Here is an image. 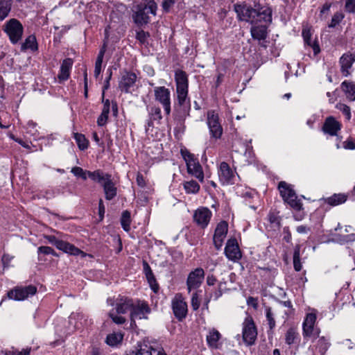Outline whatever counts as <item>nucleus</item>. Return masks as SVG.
I'll return each instance as SVG.
<instances>
[{
  "mask_svg": "<svg viewBox=\"0 0 355 355\" xmlns=\"http://www.w3.org/2000/svg\"><path fill=\"white\" fill-rule=\"evenodd\" d=\"M341 89L345 93L347 98L350 101H355V84L347 80L341 83Z\"/></svg>",
  "mask_w": 355,
  "mask_h": 355,
  "instance_id": "nucleus-30",
  "label": "nucleus"
},
{
  "mask_svg": "<svg viewBox=\"0 0 355 355\" xmlns=\"http://www.w3.org/2000/svg\"><path fill=\"white\" fill-rule=\"evenodd\" d=\"M355 61V55L347 53H344L340 58V71L344 76H348L350 74V69Z\"/></svg>",
  "mask_w": 355,
  "mask_h": 355,
  "instance_id": "nucleus-21",
  "label": "nucleus"
},
{
  "mask_svg": "<svg viewBox=\"0 0 355 355\" xmlns=\"http://www.w3.org/2000/svg\"><path fill=\"white\" fill-rule=\"evenodd\" d=\"M266 316L270 329L272 330L275 327V320L270 307L266 308Z\"/></svg>",
  "mask_w": 355,
  "mask_h": 355,
  "instance_id": "nucleus-46",
  "label": "nucleus"
},
{
  "mask_svg": "<svg viewBox=\"0 0 355 355\" xmlns=\"http://www.w3.org/2000/svg\"><path fill=\"white\" fill-rule=\"evenodd\" d=\"M148 37L149 34L144 31H137L136 34V38L143 44L146 42Z\"/></svg>",
  "mask_w": 355,
  "mask_h": 355,
  "instance_id": "nucleus-54",
  "label": "nucleus"
},
{
  "mask_svg": "<svg viewBox=\"0 0 355 355\" xmlns=\"http://www.w3.org/2000/svg\"><path fill=\"white\" fill-rule=\"evenodd\" d=\"M228 230V225L225 221H222L218 224L214 234V244L217 250L220 249L224 239L226 237Z\"/></svg>",
  "mask_w": 355,
  "mask_h": 355,
  "instance_id": "nucleus-18",
  "label": "nucleus"
},
{
  "mask_svg": "<svg viewBox=\"0 0 355 355\" xmlns=\"http://www.w3.org/2000/svg\"><path fill=\"white\" fill-rule=\"evenodd\" d=\"M56 248L58 250H62L64 252L68 253L71 255L82 254V256H85V254L82 250H80L73 245L68 242L64 241L62 240L59 241L58 243L56 245Z\"/></svg>",
  "mask_w": 355,
  "mask_h": 355,
  "instance_id": "nucleus-27",
  "label": "nucleus"
},
{
  "mask_svg": "<svg viewBox=\"0 0 355 355\" xmlns=\"http://www.w3.org/2000/svg\"><path fill=\"white\" fill-rule=\"evenodd\" d=\"M71 172L76 177H80L83 180H87L88 177V174L87 171H84L82 168L78 166H75L72 168Z\"/></svg>",
  "mask_w": 355,
  "mask_h": 355,
  "instance_id": "nucleus-48",
  "label": "nucleus"
},
{
  "mask_svg": "<svg viewBox=\"0 0 355 355\" xmlns=\"http://www.w3.org/2000/svg\"><path fill=\"white\" fill-rule=\"evenodd\" d=\"M110 317L112 321L117 324H122L125 322V318L123 316L117 315L112 312L109 313Z\"/></svg>",
  "mask_w": 355,
  "mask_h": 355,
  "instance_id": "nucleus-52",
  "label": "nucleus"
},
{
  "mask_svg": "<svg viewBox=\"0 0 355 355\" xmlns=\"http://www.w3.org/2000/svg\"><path fill=\"white\" fill-rule=\"evenodd\" d=\"M150 308L146 302H138L137 304H133L130 313L131 324L135 323L137 319H147V315L150 313Z\"/></svg>",
  "mask_w": 355,
  "mask_h": 355,
  "instance_id": "nucleus-15",
  "label": "nucleus"
},
{
  "mask_svg": "<svg viewBox=\"0 0 355 355\" xmlns=\"http://www.w3.org/2000/svg\"><path fill=\"white\" fill-rule=\"evenodd\" d=\"M23 30L22 24L16 19L8 20L3 27V31L12 44L17 43L21 39Z\"/></svg>",
  "mask_w": 355,
  "mask_h": 355,
  "instance_id": "nucleus-5",
  "label": "nucleus"
},
{
  "mask_svg": "<svg viewBox=\"0 0 355 355\" xmlns=\"http://www.w3.org/2000/svg\"><path fill=\"white\" fill-rule=\"evenodd\" d=\"M315 320L316 314L315 313H309L306 315L302 324L304 338H315L319 336L320 329L315 327Z\"/></svg>",
  "mask_w": 355,
  "mask_h": 355,
  "instance_id": "nucleus-9",
  "label": "nucleus"
},
{
  "mask_svg": "<svg viewBox=\"0 0 355 355\" xmlns=\"http://www.w3.org/2000/svg\"><path fill=\"white\" fill-rule=\"evenodd\" d=\"M102 98L103 102L104 103L102 112L109 114L110 109V102L108 99L104 100V92H103Z\"/></svg>",
  "mask_w": 355,
  "mask_h": 355,
  "instance_id": "nucleus-56",
  "label": "nucleus"
},
{
  "mask_svg": "<svg viewBox=\"0 0 355 355\" xmlns=\"http://www.w3.org/2000/svg\"><path fill=\"white\" fill-rule=\"evenodd\" d=\"M225 254L229 260L237 261L241 258V252L236 239H230L225 248Z\"/></svg>",
  "mask_w": 355,
  "mask_h": 355,
  "instance_id": "nucleus-16",
  "label": "nucleus"
},
{
  "mask_svg": "<svg viewBox=\"0 0 355 355\" xmlns=\"http://www.w3.org/2000/svg\"><path fill=\"white\" fill-rule=\"evenodd\" d=\"M155 99L163 107L164 113L169 116L171 112V100L170 90L164 87L159 86L154 88Z\"/></svg>",
  "mask_w": 355,
  "mask_h": 355,
  "instance_id": "nucleus-6",
  "label": "nucleus"
},
{
  "mask_svg": "<svg viewBox=\"0 0 355 355\" xmlns=\"http://www.w3.org/2000/svg\"><path fill=\"white\" fill-rule=\"evenodd\" d=\"M234 10L239 21H244L251 24L259 23H270L272 21V10L268 7L254 8L246 3H236Z\"/></svg>",
  "mask_w": 355,
  "mask_h": 355,
  "instance_id": "nucleus-1",
  "label": "nucleus"
},
{
  "mask_svg": "<svg viewBox=\"0 0 355 355\" xmlns=\"http://www.w3.org/2000/svg\"><path fill=\"white\" fill-rule=\"evenodd\" d=\"M300 246L296 245L293 253V266L296 271H300L302 268V263L300 262Z\"/></svg>",
  "mask_w": 355,
  "mask_h": 355,
  "instance_id": "nucleus-40",
  "label": "nucleus"
},
{
  "mask_svg": "<svg viewBox=\"0 0 355 355\" xmlns=\"http://www.w3.org/2000/svg\"><path fill=\"white\" fill-rule=\"evenodd\" d=\"M123 338V334L118 332V333H112L107 335L106 338V343L110 346H116L117 344L120 343Z\"/></svg>",
  "mask_w": 355,
  "mask_h": 355,
  "instance_id": "nucleus-33",
  "label": "nucleus"
},
{
  "mask_svg": "<svg viewBox=\"0 0 355 355\" xmlns=\"http://www.w3.org/2000/svg\"><path fill=\"white\" fill-rule=\"evenodd\" d=\"M212 213L207 207L198 208L193 214V220L202 228L206 227L211 218Z\"/></svg>",
  "mask_w": 355,
  "mask_h": 355,
  "instance_id": "nucleus-19",
  "label": "nucleus"
},
{
  "mask_svg": "<svg viewBox=\"0 0 355 355\" xmlns=\"http://www.w3.org/2000/svg\"><path fill=\"white\" fill-rule=\"evenodd\" d=\"M296 230L299 234H306L309 229L306 226L300 225L297 227Z\"/></svg>",
  "mask_w": 355,
  "mask_h": 355,
  "instance_id": "nucleus-64",
  "label": "nucleus"
},
{
  "mask_svg": "<svg viewBox=\"0 0 355 355\" xmlns=\"http://www.w3.org/2000/svg\"><path fill=\"white\" fill-rule=\"evenodd\" d=\"M12 258L13 257L12 256H10V255H9L8 254H4L2 256L1 260H2V262H3V263L4 265H6V264L8 265L10 262V261L12 259Z\"/></svg>",
  "mask_w": 355,
  "mask_h": 355,
  "instance_id": "nucleus-63",
  "label": "nucleus"
},
{
  "mask_svg": "<svg viewBox=\"0 0 355 355\" xmlns=\"http://www.w3.org/2000/svg\"><path fill=\"white\" fill-rule=\"evenodd\" d=\"M108 115L109 114H107L101 112V115L98 116L97 119V123L99 126H103L107 123Z\"/></svg>",
  "mask_w": 355,
  "mask_h": 355,
  "instance_id": "nucleus-55",
  "label": "nucleus"
},
{
  "mask_svg": "<svg viewBox=\"0 0 355 355\" xmlns=\"http://www.w3.org/2000/svg\"><path fill=\"white\" fill-rule=\"evenodd\" d=\"M297 337V334L293 329H289L286 334V343L288 345H292L295 343Z\"/></svg>",
  "mask_w": 355,
  "mask_h": 355,
  "instance_id": "nucleus-47",
  "label": "nucleus"
},
{
  "mask_svg": "<svg viewBox=\"0 0 355 355\" xmlns=\"http://www.w3.org/2000/svg\"><path fill=\"white\" fill-rule=\"evenodd\" d=\"M37 253L40 255V254H51L54 257H58V254L55 252V250L49 246H40L37 248Z\"/></svg>",
  "mask_w": 355,
  "mask_h": 355,
  "instance_id": "nucleus-50",
  "label": "nucleus"
},
{
  "mask_svg": "<svg viewBox=\"0 0 355 355\" xmlns=\"http://www.w3.org/2000/svg\"><path fill=\"white\" fill-rule=\"evenodd\" d=\"M150 120L160 121L162 119L161 109L159 107H152L149 111Z\"/></svg>",
  "mask_w": 355,
  "mask_h": 355,
  "instance_id": "nucleus-44",
  "label": "nucleus"
},
{
  "mask_svg": "<svg viewBox=\"0 0 355 355\" xmlns=\"http://www.w3.org/2000/svg\"><path fill=\"white\" fill-rule=\"evenodd\" d=\"M105 52V46L100 50L95 62L94 76L98 78L101 72L103 59Z\"/></svg>",
  "mask_w": 355,
  "mask_h": 355,
  "instance_id": "nucleus-34",
  "label": "nucleus"
},
{
  "mask_svg": "<svg viewBox=\"0 0 355 355\" xmlns=\"http://www.w3.org/2000/svg\"><path fill=\"white\" fill-rule=\"evenodd\" d=\"M218 177L223 184H234L235 175L228 164L223 162L220 164Z\"/></svg>",
  "mask_w": 355,
  "mask_h": 355,
  "instance_id": "nucleus-17",
  "label": "nucleus"
},
{
  "mask_svg": "<svg viewBox=\"0 0 355 355\" xmlns=\"http://www.w3.org/2000/svg\"><path fill=\"white\" fill-rule=\"evenodd\" d=\"M30 49L33 51L37 49L36 38L34 35H29L21 45V49L25 50Z\"/></svg>",
  "mask_w": 355,
  "mask_h": 355,
  "instance_id": "nucleus-36",
  "label": "nucleus"
},
{
  "mask_svg": "<svg viewBox=\"0 0 355 355\" xmlns=\"http://www.w3.org/2000/svg\"><path fill=\"white\" fill-rule=\"evenodd\" d=\"M176 94L178 104L180 106L189 103L188 99L189 80L185 71L178 69L175 72Z\"/></svg>",
  "mask_w": 355,
  "mask_h": 355,
  "instance_id": "nucleus-3",
  "label": "nucleus"
},
{
  "mask_svg": "<svg viewBox=\"0 0 355 355\" xmlns=\"http://www.w3.org/2000/svg\"><path fill=\"white\" fill-rule=\"evenodd\" d=\"M278 189L284 202L295 210H300L302 209V204L300 200L297 198L295 191L291 184L282 181L279 183Z\"/></svg>",
  "mask_w": 355,
  "mask_h": 355,
  "instance_id": "nucleus-4",
  "label": "nucleus"
},
{
  "mask_svg": "<svg viewBox=\"0 0 355 355\" xmlns=\"http://www.w3.org/2000/svg\"><path fill=\"white\" fill-rule=\"evenodd\" d=\"M344 14L342 13L341 12H336L332 18H331V20L330 21V23L329 24L328 26L329 28H334L336 27L337 25H338L341 21L344 19Z\"/></svg>",
  "mask_w": 355,
  "mask_h": 355,
  "instance_id": "nucleus-43",
  "label": "nucleus"
},
{
  "mask_svg": "<svg viewBox=\"0 0 355 355\" xmlns=\"http://www.w3.org/2000/svg\"><path fill=\"white\" fill-rule=\"evenodd\" d=\"M92 139L95 141L96 145H98L100 147L104 148V143L101 141L100 138L98 137L96 132H94L92 133Z\"/></svg>",
  "mask_w": 355,
  "mask_h": 355,
  "instance_id": "nucleus-61",
  "label": "nucleus"
},
{
  "mask_svg": "<svg viewBox=\"0 0 355 355\" xmlns=\"http://www.w3.org/2000/svg\"><path fill=\"white\" fill-rule=\"evenodd\" d=\"M329 345L330 344L329 342V338H325L324 336L320 337L318 339V343H317V346H318L319 351L321 354L324 353L327 350V349L329 347Z\"/></svg>",
  "mask_w": 355,
  "mask_h": 355,
  "instance_id": "nucleus-42",
  "label": "nucleus"
},
{
  "mask_svg": "<svg viewBox=\"0 0 355 355\" xmlns=\"http://www.w3.org/2000/svg\"><path fill=\"white\" fill-rule=\"evenodd\" d=\"M37 292L35 286L30 285L25 287L17 288L8 293L10 299L15 300H24L31 296L34 295Z\"/></svg>",
  "mask_w": 355,
  "mask_h": 355,
  "instance_id": "nucleus-13",
  "label": "nucleus"
},
{
  "mask_svg": "<svg viewBox=\"0 0 355 355\" xmlns=\"http://www.w3.org/2000/svg\"><path fill=\"white\" fill-rule=\"evenodd\" d=\"M182 155L187 163L188 173L196 178L200 182H203L204 173L198 161L194 159L193 155L190 153L187 152L185 154L182 153Z\"/></svg>",
  "mask_w": 355,
  "mask_h": 355,
  "instance_id": "nucleus-8",
  "label": "nucleus"
},
{
  "mask_svg": "<svg viewBox=\"0 0 355 355\" xmlns=\"http://www.w3.org/2000/svg\"><path fill=\"white\" fill-rule=\"evenodd\" d=\"M336 107L338 110H339L340 111H341L345 115L346 119L348 121L350 120V119H351V110H350V107L349 106H347L345 104L339 103H338L336 105Z\"/></svg>",
  "mask_w": 355,
  "mask_h": 355,
  "instance_id": "nucleus-49",
  "label": "nucleus"
},
{
  "mask_svg": "<svg viewBox=\"0 0 355 355\" xmlns=\"http://www.w3.org/2000/svg\"><path fill=\"white\" fill-rule=\"evenodd\" d=\"M149 284H150V286L151 288V289L155 292H157L158 289H159V286L156 282V279L155 277L152 278V279H147Z\"/></svg>",
  "mask_w": 355,
  "mask_h": 355,
  "instance_id": "nucleus-59",
  "label": "nucleus"
},
{
  "mask_svg": "<svg viewBox=\"0 0 355 355\" xmlns=\"http://www.w3.org/2000/svg\"><path fill=\"white\" fill-rule=\"evenodd\" d=\"M191 304V306L193 310L196 311V310L198 309L200 304V300H199L198 295L197 292H195L192 294Z\"/></svg>",
  "mask_w": 355,
  "mask_h": 355,
  "instance_id": "nucleus-51",
  "label": "nucleus"
},
{
  "mask_svg": "<svg viewBox=\"0 0 355 355\" xmlns=\"http://www.w3.org/2000/svg\"><path fill=\"white\" fill-rule=\"evenodd\" d=\"M205 277L204 270L201 268H196L191 271L187 277V286L189 293L200 286Z\"/></svg>",
  "mask_w": 355,
  "mask_h": 355,
  "instance_id": "nucleus-14",
  "label": "nucleus"
},
{
  "mask_svg": "<svg viewBox=\"0 0 355 355\" xmlns=\"http://www.w3.org/2000/svg\"><path fill=\"white\" fill-rule=\"evenodd\" d=\"M87 174L89 178L101 184L106 180L107 176L110 175L109 174H104L100 171H95L94 172L88 171Z\"/></svg>",
  "mask_w": 355,
  "mask_h": 355,
  "instance_id": "nucleus-37",
  "label": "nucleus"
},
{
  "mask_svg": "<svg viewBox=\"0 0 355 355\" xmlns=\"http://www.w3.org/2000/svg\"><path fill=\"white\" fill-rule=\"evenodd\" d=\"M11 3L8 0H0V19H4L9 14Z\"/></svg>",
  "mask_w": 355,
  "mask_h": 355,
  "instance_id": "nucleus-35",
  "label": "nucleus"
},
{
  "mask_svg": "<svg viewBox=\"0 0 355 355\" xmlns=\"http://www.w3.org/2000/svg\"><path fill=\"white\" fill-rule=\"evenodd\" d=\"M257 336V329L252 318H247L243 324V338L248 345L254 343Z\"/></svg>",
  "mask_w": 355,
  "mask_h": 355,
  "instance_id": "nucleus-12",
  "label": "nucleus"
},
{
  "mask_svg": "<svg viewBox=\"0 0 355 355\" xmlns=\"http://www.w3.org/2000/svg\"><path fill=\"white\" fill-rule=\"evenodd\" d=\"M221 337L220 333L216 329H209L206 337L208 346L211 349H218L221 345Z\"/></svg>",
  "mask_w": 355,
  "mask_h": 355,
  "instance_id": "nucleus-24",
  "label": "nucleus"
},
{
  "mask_svg": "<svg viewBox=\"0 0 355 355\" xmlns=\"http://www.w3.org/2000/svg\"><path fill=\"white\" fill-rule=\"evenodd\" d=\"M137 184L141 187H144L146 185L145 180L143 175L140 173H138L137 175Z\"/></svg>",
  "mask_w": 355,
  "mask_h": 355,
  "instance_id": "nucleus-62",
  "label": "nucleus"
},
{
  "mask_svg": "<svg viewBox=\"0 0 355 355\" xmlns=\"http://www.w3.org/2000/svg\"><path fill=\"white\" fill-rule=\"evenodd\" d=\"M31 352V347H26L24 349H22L21 350H19L17 348L12 347L10 349L5 351V355H30V353Z\"/></svg>",
  "mask_w": 355,
  "mask_h": 355,
  "instance_id": "nucleus-41",
  "label": "nucleus"
},
{
  "mask_svg": "<svg viewBox=\"0 0 355 355\" xmlns=\"http://www.w3.org/2000/svg\"><path fill=\"white\" fill-rule=\"evenodd\" d=\"M311 34L310 30L303 29L302 37L304 41V44L305 45L311 47L313 49L314 55H316L320 53V49L317 42L311 40Z\"/></svg>",
  "mask_w": 355,
  "mask_h": 355,
  "instance_id": "nucleus-29",
  "label": "nucleus"
},
{
  "mask_svg": "<svg viewBox=\"0 0 355 355\" xmlns=\"http://www.w3.org/2000/svg\"><path fill=\"white\" fill-rule=\"evenodd\" d=\"M172 309L176 318L182 320L187 314V304L181 294H176L172 300Z\"/></svg>",
  "mask_w": 355,
  "mask_h": 355,
  "instance_id": "nucleus-10",
  "label": "nucleus"
},
{
  "mask_svg": "<svg viewBox=\"0 0 355 355\" xmlns=\"http://www.w3.org/2000/svg\"><path fill=\"white\" fill-rule=\"evenodd\" d=\"M128 355H166L161 350L153 347L150 345L144 343L139 344L135 350Z\"/></svg>",
  "mask_w": 355,
  "mask_h": 355,
  "instance_id": "nucleus-20",
  "label": "nucleus"
},
{
  "mask_svg": "<svg viewBox=\"0 0 355 355\" xmlns=\"http://www.w3.org/2000/svg\"><path fill=\"white\" fill-rule=\"evenodd\" d=\"M207 123L211 137L215 139H220L223 134V128L218 114L214 110L207 112Z\"/></svg>",
  "mask_w": 355,
  "mask_h": 355,
  "instance_id": "nucleus-7",
  "label": "nucleus"
},
{
  "mask_svg": "<svg viewBox=\"0 0 355 355\" xmlns=\"http://www.w3.org/2000/svg\"><path fill=\"white\" fill-rule=\"evenodd\" d=\"M83 318V315L80 313H72L69 317V322L73 324L75 322L74 328L76 329H80L83 326V322L80 321L79 322H76L77 320H81Z\"/></svg>",
  "mask_w": 355,
  "mask_h": 355,
  "instance_id": "nucleus-45",
  "label": "nucleus"
},
{
  "mask_svg": "<svg viewBox=\"0 0 355 355\" xmlns=\"http://www.w3.org/2000/svg\"><path fill=\"white\" fill-rule=\"evenodd\" d=\"M267 24L264 23L259 25L252 24L250 33L253 39L257 40H263L267 37Z\"/></svg>",
  "mask_w": 355,
  "mask_h": 355,
  "instance_id": "nucleus-25",
  "label": "nucleus"
},
{
  "mask_svg": "<svg viewBox=\"0 0 355 355\" xmlns=\"http://www.w3.org/2000/svg\"><path fill=\"white\" fill-rule=\"evenodd\" d=\"M345 8L350 13H355V0H345Z\"/></svg>",
  "mask_w": 355,
  "mask_h": 355,
  "instance_id": "nucleus-53",
  "label": "nucleus"
},
{
  "mask_svg": "<svg viewBox=\"0 0 355 355\" xmlns=\"http://www.w3.org/2000/svg\"><path fill=\"white\" fill-rule=\"evenodd\" d=\"M73 137L80 150H84L88 148V141L84 135L74 133Z\"/></svg>",
  "mask_w": 355,
  "mask_h": 355,
  "instance_id": "nucleus-39",
  "label": "nucleus"
},
{
  "mask_svg": "<svg viewBox=\"0 0 355 355\" xmlns=\"http://www.w3.org/2000/svg\"><path fill=\"white\" fill-rule=\"evenodd\" d=\"M157 9V3L153 0L138 4L133 10L132 19L138 26L147 24L150 16H155Z\"/></svg>",
  "mask_w": 355,
  "mask_h": 355,
  "instance_id": "nucleus-2",
  "label": "nucleus"
},
{
  "mask_svg": "<svg viewBox=\"0 0 355 355\" xmlns=\"http://www.w3.org/2000/svg\"><path fill=\"white\" fill-rule=\"evenodd\" d=\"M341 125L333 116H329L326 119L322 126V130L324 133L331 136H335L340 130Z\"/></svg>",
  "mask_w": 355,
  "mask_h": 355,
  "instance_id": "nucleus-22",
  "label": "nucleus"
},
{
  "mask_svg": "<svg viewBox=\"0 0 355 355\" xmlns=\"http://www.w3.org/2000/svg\"><path fill=\"white\" fill-rule=\"evenodd\" d=\"M44 238L48 241V242L52 245H54L55 247L58 243L60 239H58L53 235H46Z\"/></svg>",
  "mask_w": 355,
  "mask_h": 355,
  "instance_id": "nucleus-58",
  "label": "nucleus"
},
{
  "mask_svg": "<svg viewBox=\"0 0 355 355\" xmlns=\"http://www.w3.org/2000/svg\"><path fill=\"white\" fill-rule=\"evenodd\" d=\"M73 63V60L71 58H67L62 61L58 75V78L60 80H66L69 78Z\"/></svg>",
  "mask_w": 355,
  "mask_h": 355,
  "instance_id": "nucleus-28",
  "label": "nucleus"
},
{
  "mask_svg": "<svg viewBox=\"0 0 355 355\" xmlns=\"http://www.w3.org/2000/svg\"><path fill=\"white\" fill-rule=\"evenodd\" d=\"M130 213L128 210L123 211L121 218V224L123 229L125 232H128L130 229Z\"/></svg>",
  "mask_w": 355,
  "mask_h": 355,
  "instance_id": "nucleus-38",
  "label": "nucleus"
},
{
  "mask_svg": "<svg viewBox=\"0 0 355 355\" xmlns=\"http://www.w3.org/2000/svg\"><path fill=\"white\" fill-rule=\"evenodd\" d=\"M102 186L103 187L106 200H110L116 196L117 189L111 180L110 175L107 176L106 180L103 182Z\"/></svg>",
  "mask_w": 355,
  "mask_h": 355,
  "instance_id": "nucleus-26",
  "label": "nucleus"
},
{
  "mask_svg": "<svg viewBox=\"0 0 355 355\" xmlns=\"http://www.w3.org/2000/svg\"><path fill=\"white\" fill-rule=\"evenodd\" d=\"M107 302L110 306L116 305V313L119 314H123L129 311L131 312L134 304L131 299L125 297H121L120 295L116 299V300H114L112 298H108Z\"/></svg>",
  "mask_w": 355,
  "mask_h": 355,
  "instance_id": "nucleus-11",
  "label": "nucleus"
},
{
  "mask_svg": "<svg viewBox=\"0 0 355 355\" xmlns=\"http://www.w3.org/2000/svg\"><path fill=\"white\" fill-rule=\"evenodd\" d=\"M137 76L135 73L125 72L119 82V87L125 93L130 92V88L135 85Z\"/></svg>",
  "mask_w": 355,
  "mask_h": 355,
  "instance_id": "nucleus-23",
  "label": "nucleus"
},
{
  "mask_svg": "<svg viewBox=\"0 0 355 355\" xmlns=\"http://www.w3.org/2000/svg\"><path fill=\"white\" fill-rule=\"evenodd\" d=\"M283 232L284 234V240H285L287 243L291 242V234L289 231L288 227H285L283 229Z\"/></svg>",
  "mask_w": 355,
  "mask_h": 355,
  "instance_id": "nucleus-60",
  "label": "nucleus"
},
{
  "mask_svg": "<svg viewBox=\"0 0 355 355\" xmlns=\"http://www.w3.org/2000/svg\"><path fill=\"white\" fill-rule=\"evenodd\" d=\"M183 187L187 193L196 194L200 190L199 184L195 180H189L183 183Z\"/></svg>",
  "mask_w": 355,
  "mask_h": 355,
  "instance_id": "nucleus-31",
  "label": "nucleus"
},
{
  "mask_svg": "<svg viewBox=\"0 0 355 355\" xmlns=\"http://www.w3.org/2000/svg\"><path fill=\"white\" fill-rule=\"evenodd\" d=\"M347 200V196L342 193L334 194L332 196L326 199V202L331 205L336 206L344 203Z\"/></svg>",
  "mask_w": 355,
  "mask_h": 355,
  "instance_id": "nucleus-32",
  "label": "nucleus"
},
{
  "mask_svg": "<svg viewBox=\"0 0 355 355\" xmlns=\"http://www.w3.org/2000/svg\"><path fill=\"white\" fill-rule=\"evenodd\" d=\"M175 2V0H164L162 2V8L164 10L168 12Z\"/></svg>",
  "mask_w": 355,
  "mask_h": 355,
  "instance_id": "nucleus-57",
  "label": "nucleus"
}]
</instances>
